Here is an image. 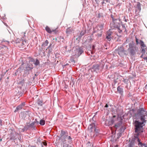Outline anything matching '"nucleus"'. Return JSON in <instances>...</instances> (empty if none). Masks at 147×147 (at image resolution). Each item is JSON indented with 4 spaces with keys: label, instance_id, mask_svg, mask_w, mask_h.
Listing matches in <instances>:
<instances>
[{
    "label": "nucleus",
    "instance_id": "obj_1",
    "mask_svg": "<svg viewBox=\"0 0 147 147\" xmlns=\"http://www.w3.org/2000/svg\"><path fill=\"white\" fill-rule=\"evenodd\" d=\"M137 115L140 116V119L142 122L138 121H135L134 123L135 133L134 134V137L135 140H136L138 144L139 147H147V144L144 143H142L141 142L140 139V137H143V126L144 125V123H146V120L145 117H147V111L143 108H139L137 111Z\"/></svg>",
    "mask_w": 147,
    "mask_h": 147
},
{
    "label": "nucleus",
    "instance_id": "obj_2",
    "mask_svg": "<svg viewBox=\"0 0 147 147\" xmlns=\"http://www.w3.org/2000/svg\"><path fill=\"white\" fill-rule=\"evenodd\" d=\"M111 17L112 19V22L110 23V26L112 28H116L119 33H121L122 30L119 28L120 24L119 22L122 23L119 17L117 16L111 15Z\"/></svg>",
    "mask_w": 147,
    "mask_h": 147
},
{
    "label": "nucleus",
    "instance_id": "obj_3",
    "mask_svg": "<svg viewBox=\"0 0 147 147\" xmlns=\"http://www.w3.org/2000/svg\"><path fill=\"white\" fill-rule=\"evenodd\" d=\"M129 48L127 51L130 55H133L137 51L138 48L133 43H130L129 44Z\"/></svg>",
    "mask_w": 147,
    "mask_h": 147
},
{
    "label": "nucleus",
    "instance_id": "obj_4",
    "mask_svg": "<svg viewBox=\"0 0 147 147\" xmlns=\"http://www.w3.org/2000/svg\"><path fill=\"white\" fill-rule=\"evenodd\" d=\"M123 119L121 117L114 115L112 120V123L115 122L116 120L118 121L117 123L115 125V127L117 129V127L121 125L122 123Z\"/></svg>",
    "mask_w": 147,
    "mask_h": 147
},
{
    "label": "nucleus",
    "instance_id": "obj_5",
    "mask_svg": "<svg viewBox=\"0 0 147 147\" xmlns=\"http://www.w3.org/2000/svg\"><path fill=\"white\" fill-rule=\"evenodd\" d=\"M104 65L102 63H99V64L94 65L92 66V69L95 71H98L99 69H103Z\"/></svg>",
    "mask_w": 147,
    "mask_h": 147
},
{
    "label": "nucleus",
    "instance_id": "obj_6",
    "mask_svg": "<svg viewBox=\"0 0 147 147\" xmlns=\"http://www.w3.org/2000/svg\"><path fill=\"white\" fill-rule=\"evenodd\" d=\"M136 8L135 9V14L136 16H138L139 15V13L140 12L141 8V4L139 2H137V4L135 6Z\"/></svg>",
    "mask_w": 147,
    "mask_h": 147
},
{
    "label": "nucleus",
    "instance_id": "obj_7",
    "mask_svg": "<svg viewBox=\"0 0 147 147\" xmlns=\"http://www.w3.org/2000/svg\"><path fill=\"white\" fill-rule=\"evenodd\" d=\"M11 131L10 133V138L9 140H14L16 139V137L17 135H18L16 132L15 131Z\"/></svg>",
    "mask_w": 147,
    "mask_h": 147
},
{
    "label": "nucleus",
    "instance_id": "obj_8",
    "mask_svg": "<svg viewBox=\"0 0 147 147\" xmlns=\"http://www.w3.org/2000/svg\"><path fill=\"white\" fill-rule=\"evenodd\" d=\"M27 41L23 40H22L20 42V44L18 45V46L21 50H24L25 49V44L26 43Z\"/></svg>",
    "mask_w": 147,
    "mask_h": 147
},
{
    "label": "nucleus",
    "instance_id": "obj_9",
    "mask_svg": "<svg viewBox=\"0 0 147 147\" xmlns=\"http://www.w3.org/2000/svg\"><path fill=\"white\" fill-rule=\"evenodd\" d=\"M141 48V52L142 53H145L146 52V45L144 44L143 41H141V43L140 45Z\"/></svg>",
    "mask_w": 147,
    "mask_h": 147
},
{
    "label": "nucleus",
    "instance_id": "obj_10",
    "mask_svg": "<svg viewBox=\"0 0 147 147\" xmlns=\"http://www.w3.org/2000/svg\"><path fill=\"white\" fill-rule=\"evenodd\" d=\"M60 138L62 140L63 138L65 139L68 136V133L67 131H61Z\"/></svg>",
    "mask_w": 147,
    "mask_h": 147
},
{
    "label": "nucleus",
    "instance_id": "obj_11",
    "mask_svg": "<svg viewBox=\"0 0 147 147\" xmlns=\"http://www.w3.org/2000/svg\"><path fill=\"white\" fill-rule=\"evenodd\" d=\"M25 102L22 103L20 105H19L16 108V109L14 111V112H16L19 110H20L22 109L24 107L25 105Z\"/></svg>",
    "mask_w": 147,
    "mask_h": 147
},
{
    "label": "nucleus",
    "instance_id": "obj_12",
    "mask_svg": "<svg viewBox=\"0 0 147 147\" xmlns=\"http://www.w3.org/2000/svg\"><path fill=\"white\" fill-rule=\"evenodd\" d=\"M118 53L120 55H121L124 52V50L123 47L122 46L119 47L118 48Z\"/></svg>",
    "mask_w": 147,
    "mask_h": 147
},
{
    "label": "nucleus",
    "instance_id": "obj_13",
    "mask_svg": "<svg viewBox=\"0 0 147 147\" xmlns=\"http://www.w3.org/2000/svg\"><path fill=\"white\" fill-rule=\"evenodd\" d=\"M22 40L19 38H17L15 40V42H14L13 41H11V42L13 44H15V45L17 46L18 45L20 44V43L21 41Z\"/></svg>",
    "mask_w": 147,
    "mask_h": 147
},
{
    "label": "nucleus",
    "instance_id": "obj_14",
    "mask_svg": "<svg viewBox=\"0 0 147 147\" xmlns=\"http://www.w3.org/2000/svg\"><path fill=\"white\" fill-rule=\"evenodd\" d=\"M88 128L90 129L91 131H92L93 129H94V131L97 132L96 129L95 128V124L94 123L90 124Z\"/></svg>",
    "mask_w": 147,
    "mask_h": 147
},
{
    "label": "nucleus",
    "instance_id": "obj_15",
    "mask_svg": "<svg viewBox=\"0 0 147 147\" xmlns=\"http://www.w3.org/2000/svg\"><path fill=\"white\" fill-rule=\"evenodd\" d=\"M66 32L67 35H69L73 32V30L72 28L69 27L66 29Z\"/></svg>",
    "mask_w": 147,
    "mask_h": 147
},
{
    "label": "nucleus",
    "instance_id": "obj_16",
    "mask_svg": "<svg viewBox=\"0 0 147 147\" xmlns=\"http://www.w3.org/2000/svg\"><path fill=\"white\" fill-rule=\"evenodd\" d=\"M76 51L78 53L76 54V55L78 56H80L83 52V51L80 48L77 49Z\"/></svg>",
    "mask_w": 147,
    "mask_h": 147
},
{
    "label": "nucleus",
    "instance_id": "obj_17",
    "mask_svg": "<svg viewBox=\"0 0 147 147\" xmlns=\"http://www.w3.org/2000/svg\"><path fill=\"white\" fill-rule=\"evenodd\" d=\"M137 141L136 140H135L134 138L133 139L131 142L129 143V147H134V145L135 144V142Z\"/></svg>",
    "mask_w": 147,
    "mask_h": 147
},
{
    "label": "nucleus",
    "instance_id": "obj_18",
    "mask_svg": "<svg viewBox=\"0 0 147 147\" xmlns=\"http://www.w3.org/2000/svg\"><path fill=\"white\" fill-rule=\"evenodd\" d=\"M117 90L118 93L121 95L123 94V89L121 88L120 86H119L117 88Z\"/></svg>",
    "mask_w": 147,
    "mask_h": 147
},
{
    "label": "nucleus",
    "instance_id": "obj_19",
    "mask_svg": "<svg viewBox=\"0 0 147 147\" xmlns=\"http://www.w3.org/2000/svg\"><path fill=\"white\" fill-rule=\"evenodd\" d=\"M97 27L98 28V30H101L103 29L104 27V24H100L98 25L97 26Z\"/></svg>",
    "mask_w": 147,
    "mask_h": 147
},
{
    "label": "nucleus",
    "instance_id": "obj_20",
    "mask_svg": "<svg viewBox=\"0 0 147 147\" xmlns=\"http://www.w3.org/2000/svg\"><path fill=\"white\" fill-rule=\"evenodd\" d=\"M46 31L49 33H51L52 32L54 31V30H52L48 26H47L45 27Z\"/></svg>",
    "mask_w": 147,
    "mask_h": 147
},
{
    "label": "nucleus",
    "instance_id": "obj_21",
    "mask_svg": "<svg viewBox=\"0 0 147 147\" xmlns=\"http://www.w3.org/2000/svg\"><path fill=\"white\" fill-rule=\"evenodd\" d=\"M26 68V69H24V70L27 71L31 70L33 69V67H31L29 65H27Z\"/></svg>",
    "mask_w": 147,
    "mask_h": 147
},
{
    "label": "nucleus",
    "instance_id": "obj_22",
    "mask_svg": "<svg viewBox=\"0 0 147 147\" xmlns=\"http://www.w3.org/2000/svg\"><path fill=\"white\" fill-rule=\"evenodd\" d=\"M136 41L137 45H140L141 43V41H142L141 40L138 39L136 37Z\"/></svg>",
    "mask_w": 147,
    "mask_h": 147
},
{
    "label": "nucleus",
    "instance_id": "obj_23",
    "mask_svg": "<svg viewBox=\"0 0 147 147\" xmlns=\"http://www.w3.org/2000/svg\"><path fill=\"white\" fill-rule=\"evenodd\" d=\"M122 30H123L124 32H125L126 31V24H122Z\"/></svg>",
    "mask_w": 147,
    "mask_h": 147
},
{
    "label": "nucleus",
    "instance_id": "obj_24",
    "mask_svg": "<svg viewBox=\"0 0 147 147\" xmlns=\"http://www.w3.org/2000/svg\"><path fill=\"white\" fill-rule=\"evenodd\" d=\"M45 121L44 120L41 119L40 120V124L41 125H45Z\"/></svg>",
    "mask_w": 147,
    "mask_h": 147
},
{
    "label": "nucleus",
    "instance_id": "obj_25",
    "mask_svg": "<svg viewBox=\"0 0 147 147\" xmlns=\"http://www.w3.org/2000/svg\"><path fill=\"white\" fill-rule=\"evenodd\" d=\"M48 41L47 40H46L45 41V42L43 43V45L45 47H46L47 45L48 44Z\"/></svg>",
    "mask_w": 147,
    "mask_h": 147
},
{
    "label": "nucleus",
    "instance_id": "obj_26",
    "mask_svg": "<svg viewBox=\"0 0 147 147\" xmlns=\"http://www.w3.org/2000/svg\"><path fill=\"white\" fill-rule=\"evenodd\" d=\"M35 122H32L29 125V126L30 127H34Z\"/></svg>",
    "mask_w": 147,
    "mask_h": 147
},
{
    "label": "nucleus",
    "instance_id": "obj_27",
    "mask_svg": "<svg viewBox=\"0 0 147 147\" xmlns=\"http://www.w3.org/2000/svg\"><path fill=\"white\" fill-rule=\"evenodd\" d=\"M39 63V61L38 59H36L35 62L34 63V64L36 65H38Z\"/></svg>",
    "mask_w": 147,
    "mask_h": 147
},
{
    "label": "nucleus",
    "instance_id": "obj_28",
    "mask_svg": "<svg viewBox=\"0 0 147 147\" xmlns=\"http://www.w3.org/2000/svg\"><path fill=\"white\" fill-rule=\"evenodd\" d=\"M111 30H109L107 32V33L106 35H109L110 36H111Z\"/></svg>",
    "mask_w": 147,
    "mask_h": 147
},
{
    "label": "nucleus",
    "instance_id": "obj_29",
    "mask_svg": "<svg viewBox=\"0 0 147 147\" xmlns=\"http://www.w3.org/2000/svg\"><path fill=\"white\" fill-rule=\"evenodd\" d=\"M111 36L109 35H106V38L109 41H110L111 40Z\"/></svg>",
    "mask_w": 147,
    "mask_h": 147
},
{
    "label": "nucleus",
    "instance_id": "obj_30",
    "mask_svg": "<svg viewBox=\"0 0 147 147\" xmlns=\"http://www.w3.org/2000/svg\"><path fill=\"white\" fill-rule=\"evenodd\" d=\"M122 17L123 18V20L125 22H127L128 20L127 19H126V17L125 16H122Z\"/></svg>",
    "mask_w": 147,
    "mask_h": 147
},
{
    "label": "nucleus",
    "instance_id": "obj_31",
    "mask_svg": "<svg viewBox=\"0 0 147 147\" xmlns=\"http://www.w3.org/2000/svg\"><path fill=\"white\" fill-rule=\"evenodd\" d=\"M85 33V31H82L80 33V35L81 36L84 35Z\"/></svg>",
    "mask_w": 147,
    "mask_h": 147
},
{
    "label": "nucleus",
    "instance_id": "obj_32",
    "mask_svg": "<svg viewBox=\"0 0 147 147\" xmlns=\"http://www.w3.org/2000/svg\"><path fill=\"white\" fill-rule=\"evenodd\" d=\"M38 105H39L40 106H42V102L41 100H39L38 101Z\"/></svg>",
    "mask_w": 147,
    "mask_h": 147
},
{
    "label": "nucleus",
    "instance_id": "obj_33",
    "mask_svg": "<svg viewBox=\"0 0 147 147\" xmlns=\"http://www.w3.org/2000/svg\"><path fill=\"white\" fill-rule=\"evenodd\" d=\"M67 138L68 140H71L72 138L70 136H68L67 137Z\"/></svg>",
    "mask_w": 147,
    "mask_h": 147
},
{
    "label": "nucleus",
    "instance_id": "obj_34",
    "mask_svg": "<svg viewBox=\"0 0 147 147\" xmlns=\"http://www.w3.org/2000/svg\"><path fill=\"white\" fill-rule=\"evenodd\" d=\"M106 3V2L105 1H103L102 2H101V4L102 5H103L105 3Z\"/></svg>",
    "mask_w": 147,
    "mask_h": 147
},
{
    "label": "nucleus",
    "instance_id": "obj_35",
    "mask_svg": "<svg viewBox=\"0 0 147 147\" xmlns=\"http://www.w3.org/2000/svg\"><path fill=\"white\" fill-rule=\"evenodd\" d=\"M0 125H2V121L0 119Z\"/></svg>",
    "mask_w": 147,
    "mask_h": 147
},
{
    "label": "nucleus",
    "instance_id": "obj_36",
    "mask_svg": "<svg viewBox=\"0 0 147 147\" xmlns=\"http://www.w3.org/2000/svg\"><path fill=\"white\" fill-rule=\"evenodd\" d=\"M43 144L45 146H46V145H47V143L46 142H44L43 143Z\"/></svg>",
    "mask_w": 147,
    "mask_h": 147
},
{
    "label": "nucleus",
    "instance_id": "obj_37",
    "mask_svg": "<svg viewBox=\"0 0 147 147\" xmlns=\"http://www.w3.org/2000/svg\"><path fill=\"white\" fill-rule=\"evenodd\" d=\"M95 1L97 3H98L99 2V0H95Z\"/></svg>",
    "mask_w": 147,
    "mask_h": 147
},
{
    "label": "nucleus",
    "instance_id": "obj_38",
    "mask_svg": "<svg viewBox=\"0 0 147 147\" xmlns=\"http://www.w3.org/2000/svg\"><path fill=\"white\" fill-rule=\"evenodd\" d=\"M108 107V105L107 104L105 106V107Z\"/></svg>",
    "mask_w": 147,
    "mask_h": 147
},
{
    "label": "nucleus",
    "instance_id": "obj_39",
    "mask_svg": "<svg viewBox=\"0 0 147 147\" xmlns=\"http://www.w3.org/2000/svg\"><path fill=\"white\" fill-rule=\"evenodd\" d=\"M66 147H72L71 146L68 145L67 146H66Z\"/></svg>",
    "mask_w": 147,
    "mask_h": 147
},
{
    "label": "nucleus",
    "instance_id": "obj_40",
    "mask_svg": "<svg viewBox=\"0 0 147 147\" xmlns=\"http://www.w3.org/2000/svg\"><path fill=\"white\" fill-rule=\"evenodd\" d=\"M31 147H36V146H32Z\"/></svg>",
    "mask_w": 147,
    "mask_h": 147
},
{
    "label": "nucleus",
    "instance_id": "obj_41",
    "mask_svg": "<svg viewBox=\"0 0 147 147\" xmlns=\"http://www.w3.org/2000/svg\"><path fill=\"white\" fill-rule=\"evenodd\" d=\"M118 145H116V146H115V147H118Z\"/></svg>",
    "mask_w": 147,
    "mask_h": 147
},
{
    "label": "nucleus",
    "instance_id": "obj_42",
    "mask_svg": "<svg viewBox=\"0 0 147 147\" xmlns=\"http://www.w3.org/2000/svg\"><path fill=\"white\" fill-rule=\"evenodd\" d=\"M146 86H147V84L146 85Z\"/></svg>",
    "mask_w": 147,
    "mask_h": 147
}]
</instances>
